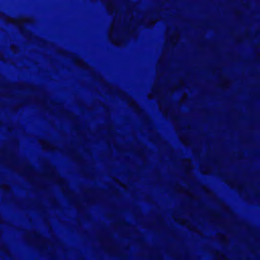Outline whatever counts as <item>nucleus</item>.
<instances>
[{"label": "nucleus", "instance_id": "c85d7f7f", "mask_svg": "<svg viewBox=\"0 0 260 260\" xmlns=\"http://www.w3.org/2000/svg\"><path fill=\"white\" fill-rule=\"evenodd\" d=\"M214 216H215V217H217L218 215L216 214H214Z\"/></svg>", "mask_w": 260, "mask_h": 260}, {"label": "nucleus", "instance_id": "cd10ccee", "mask_svg": "<svg viewBox=\"0 0 260 260\" xmlns=\"http://www.w3.org/2000/svg\"><path fill=\"white\" fill-rule=\"evenodd\" d=\"M3 58V56L1 54H0V59H2Z\"/></svg>", "mask_w": 260, "mask_h": 260}, {"label": "nucleus", "instance_id": "9b49d317", "mask_svg": "<svg viewBox=\"0 0 260 260\" xmlns=\"http://www.w3.org/2000/svg\"><path fill=\"white\" fill-rule=\"evenodd\" d=\"M200 171L203 174L208 175L211 173V168L208 166L202 165L200 167Z\"/></svg>", "mask_w": 260, "mask_h": 260}, {"label": "nucleus", "instance_id": "2eb2a0df", "mask_svg": "<svg viewBox=\"0 0 260 260\" xmlns=\"http://www.w3.org/2000/svg\"><path fill=\"white\" fill-rule=\"evenodd\" d=\"M185 85L184 81L182 79H180L178 81L177 84H175L172 87V91H174L177 89H178Z\"/></svg>", "mask_w": 260, "mask_h": 260}, {"label": "nucleus", "instance_id": "39448f33", "mask_svg": "<svg viewBox=\"0 0 260 260\" xmlns=\"http://www.w3.org/2000/svg\"><path fill=\"white\" fill-rule=\"evenodd\" d=\"M73 61L75 66L83 70L89 71L90 69V68L87 63L85 62L84 60L78 57H74Z\"/></svg>", "mask_w": 260, "mask_h": 260}, {"label": "nucleus", "instance_id": "1a4fd4ad", "mask_svg": "<svg viewBox=\"0 0 260 260\" xmlns=\"http://www.w3.org/2000/svg\"><path fill=\"white\" fill-rule=\"evenodd\" d=\"M173 218L179 224L182 225H187L188 228H189V225L188 224V221L186 219L177 216L176 215H174Z\"/></svg>", "mask_w": 260, "mask_h": 260}, {"label": "nucleus", "instance_id": "0eeeda50", "mask_svg": "<svg viewBox=\"0 0 260 260\" xmlns=\"http://www.w3.org/2000/svg\"><path fill=\"white\" fill-rule=\"evenodd\" d=\"M158 104L160 111L165 116H167L169 112V107L167 105L166 100L164 99L159 100Z\"/></svg>", "mask_w": 260, "mask_h": 260}, {"label": "nucleus", "instance_id": "7ed1b4c3", "mask_svg": "<svg viewBox=\"0 0 260 260\" xmlns=\"http://www.w3.org/2000/svg\"><path fill=\"white\" fill-rule=\"evenodd\" d=\"M117 96L126 101L127 104L133 108L135 111L139 112L141 111L140 107L137 104L135 100L124 91L120 90H117Z\"/></svg>", "mask_w": 260, "mask_h": 260}, {"label": "nucleus", "instance_id": "6e6552de", "mask_svg": "<svg viewBox=\"0 0 260 260\" xmlns=\"http://www.w3.org/2000/svg\"><path fill=\"white\" fill-rule=\"evenodd\" d=\"M179 35L176 32H173L172 34L167 39V41L169 42L172 45H175L179 40Z\"/></svg>", "mask_w": 260, "mask_h": 260}, {"label": "nucleus", "instance_id": "423d86ee", "mask_svg": "<svg viewBox=\"0 0 260 260\" xmlns=\"http://www.w3.org/2000/svg\"><path fill=\"white\" fill-rule=\"evenodd\" d=\"M161 90V88L160 86L158 85L156 82H155L151 88L152 92L149 93L147 95L148 98L150 100L153 99L160 93Z\"/></svg>", "mask_w": 260, "mask_h": 260}, {"label": "nucleus", "instance_id": "4be33fe9", "mask_svg": "<svg viewBox=\"0 0 260 260\" xmlns=\"http://www.w3.org/2000/svg\"><path fill=\"white\" fill-rule=\"evenodd\" d=\"M187 98V95L186 93H184L181 99L180 100V102H182L184 100H186Z\"/></svg>", "mask_w": 260, "mask_h": 260}, {"label": "nucleus", "instance_id": "aec40b11", "mask_svg": "<svg viewBox=\"0 0 260 260\" xmlns=\"http://www.w3.org/2000/svg\"><path fill=\"white\" fill-rule=\"evenodd\" d=\"M26 170L27 171L34 173L35 172V169L31 165H27L26 166Z\"/></svg>", "mask_w": 260, "mask_h": 260}, {"label": "nucleus", "instance_id": "4468645a", "mask_svg": "<svg viewBox=\"0 0 260 260\" xmlns=\"http://www.w3.org/2000/svg\"><path fill=\"white\" fill-rule=\"evenodd\" d=\"M42 148L45 150H50L52 149L51 144L47 141H43L41 142Z\"/></svg>", "mask_w": 260, "mask_h": 260}, {"label": "nucleus", "instance_id": "f8f14e48", "mask_svg": "<svg viewBox=\"0 0 260 260\" xmlns=\"http://www.w3.org/2000/svg\"><path fill=\"white\" fill-rule=\"evenodd\" d=\"M175 189L178 193H184V194H186L187 195H190L189 191L187 189H186L185 188H184V187H183L180 185H176L175 186Z\"/></svg>", "mask_w": 260, "mask_h": 260}, {"label": "nucleus", "instance_id": "ddd939ff", "mask_svg": "<svg viewBox=\"0 0 260 260\" xmlns=\"http://www.w3.org/2000/svg\"><path fill=\"white\" fill-rule=\"evenodd\" d=\"M215 257L218 260H229L227 256L224 253L219 251L215 252Z\"/></svg>", "mask_w": 260, "mask_h": 260}, {"label": "nucleus", "instance_id": "f03ea898", "mask_svg": "<svg viewBox=\"0 0 260 260\" xmlns=\"http://www.w3.org/2000/svg\"><path fill=\"white\" fill-rule=\"evenodd\" d=\"M5 20L7 23H10L17 26L20 30L23 29V25L27 23H32L34 19L29 17H19L17 18H13L7 17L5 18Z\"/></svg>", "mask_w": 260, "mask_h": 260}, {"label": "nucleus", "instance_id": "dca6fc26", "mask_svg": "<svg viewBox=\"0 0 260 260\" xmlns=\"http://www.w3.org/2000/svg\"><path fill=\"white\" fill-rule=\"evenodd\" d=\"M180 140L182 143L185 146L189 145L190 143V140L189 138L186 136H181L180 137Z\"/></svg>", "mask_w": 260, "mask_h": 260}, {"label": "nucleus", "instance_id": "a211bd4d", "mask_svg": "<svg viewBox=\"0 0 260 260\" xmlns=\"http://www.w3.org/2000/svg\"><path fill=\"white\" fill-rule=\"evenodd\" d=\"M183 164L186 166V169L190 170L192 169V165L191 160L189 158H185L182 160Z\"/></svg>", "mask_w": 260, "mask_h": 260}, {"label": "nucleus", "instance_id": "5701e85b", "mask_svg": "<svg viewBox=\"0 0 260 260\" xmlns=\"http://www.w3.org/2000/svg\"><path fill=\"white\" fill-rule=\"evenodd\" d=\"M219 85L221 87H225L227 86V83L224 81L221 82Z\"/></svg>", "mask_w": 260, "mask_h": 260}, {"label": "nucleus", "instance_id": "f3484780", "mask_svg": "<svg viewBox=\"0 0 260 260\" xmlns=\"http://www.w3.org/2000/svg\"><path fill=\"white\" fill-rule=\"evenodd\" d=\"M217 236L219 240L222 243H226L228 242V239L226 236L219 233L217 234Z\"/></svg>", "mask_w": 260, "mask_h": 260}, {"label": "nucleus", "instance_id": "a878e982", "mask_svg": "<svg viewBox=\"0 0 260 260\" xmlns=\"http://www.w3.org/2000/svg\"><path fill=\"white\" fill-rule=\"evenodd\" d=\"M11 50H12V51H15V46H14L12 45V46H11Z\"/></svg>", "mask_w": 260, "mask_h": 260}, {"label": "nucleus", "instance_id": "412c9836", "mask_svg": "<svg viewBox=\"0 0 260 260\" xmlns=\"http://www.w3.org/2000/svg\"><path fill=\"white\" fill-rule=\"evenodd\" d=\"M226 183L230 186H233L234 184V180L232 179H227Z\"/></svg>", "mask_w": 260, "mask_h": 260}, {"label": "nucleus", "instance_id": "393cba45", "mask_svg": "<svg viewBox=\"0 0 260 260\" xmlns=\"http://www.w3.org/2000/svg\"><path fill=\"white\" fill-rule=\"evenodd\" d=\"M7 187V185L5 184L1 185L0 188H5Z\"/></svg>", "mask_w": 260, "mask_h": 260}, {"label": "nucleus", "instance_id": "b1692460", "mask_svg": "<svg viewBox=\"0 0 260 260\" xmlns=\"http://www.w3.org/2000/svg\"><path fill=\"white\" fill-rule=\"evenodd\" d=\"M162 57H160L159 58V60H158L157 66H158L159 64L161 63V62H162Z\"/></svg>", "mask_w": 260, "mask_h": 260}, {"label": "nucleus", "instance_id": "6ab92c4d", "mask_svg": "<svg viewBox=\"0 0 260 260\" xmlns=\"http://www.w3.org/2000/svg\"><path fill=\"white\" fill-rule=\"evenodd\" d=\"M56 183L59 185H64L66 184V181L65 179L62 178L60 177H56Z\"/></svg>", "mask_w": 260, "mask_h": 260}, {"label": "nucleus", "instance_id": "9d476101", "mask_svg": "<svg viewBox=\"0 0 260 260\" xmlns=\"http://www.w3.org/2000/svg\"><path fill=\"white\" fill-rule=\"evenodd\" d=\"M31 236L36 239V240L41 242L46 243V240L44 238L42 235L37 231H34L31 233Z\"/></svg>", "mask_w": 260, "mask_h": 260}, {"label": "nucleus", "instance_id": "20e7f679", "mask_svg": "<svg viewBox=\"0 0 260 260\" xmlns=\"http://www.w3.org/2000/svg\"><path fill=\"white\" fill-rule=\"evenodd\" d=\"M149 15L150 13H147L144 18L139 20L138 24L139 25H144L147 28L153 27L156 22L159 20V19L154 17H150L149 19H147V17L149 16Z\"/></svg>", "mask_w": 260, "mask_h": 260}, {"label": "nucleus", "instance_id": "bb28decb", "mask_svg": "<svg viewBox=\"0 0 260 260\" xmlns=\"http://www.w3.org/2000/svg\"><path fill=\"white\" fill-rule=\"evenodd\" d=\"M3 17V14L0 13V18Z\"/></svg>", "mask_w": 260, "mask_h": 260}, {"label": "nucleus", "instance_id": "f257e3e1", "mask_svg": "<svg viewBox=\"0 0 260 260\" xmlns=\"http://www.w3.org/2000/svg\"><path fill=\"white\" fill-rule=\"evenodd\" d=\"M105 5L109 14H116L110 27L108 32L109 39L115 45L122 46L124 44V39L121 32L125 28L121 27L120 20L117 17L119 13V8L114 0H106Z\"/></svg>", "mask_w": 260, "mask_h": 260}]
</instances>
